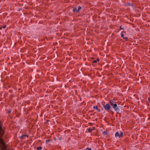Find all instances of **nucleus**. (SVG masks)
I'll use <instances>...</instances> for the list:
<instances>
[{
    "label": "nucleus",
    "mask_w": 150,
    "mask_h": 150,
    "mask_svg": "<svg viewBox=\"0 0 150 150\" xmlns=\"http://www.w3.org/2000/svg\"><path fill=\"white\" fill-rule=\"evenodd\" d=\"M120 28L121 29H122V30H124V28H122L121 26L120 27Z\"/></svg>",
    "instance_id": "4468645a"
},
{
    "label": "nucleus",
    "mask_w": 150,
    "mask_h": 150,
    "mask_svg": "<svg viewBox=\"0 0 150 150\" xmlns=\"http://www.w3.org/2000/svg\"><path fill=\"white\" fill-rule=\"evenodd\" d=\"M86 150H91V149L90 148H87L86 149Z\"/></svg>",
    "instance_id": "f8f14e48"
},
{
    "label": "nucleus",
    "mask_w": 150,
    "mask_h": 150,
    "mask_svg": "<svg viewBox=\"0 0 150 150\" xmlns=\"http://www.w3.org/2000/svg\"><path fill=\"white\" fill-rule=\"evenodd\" d=\"M24 136H26V137H28L27 135H24Z\"/></svg>",
    "instance_id": "f3484780"
},
{
    "label": "nucleus",
    "mask_w": 150,
    "mask_h": 150,
    "mask_svg": "<svg viewBox=\"0 0 150 150\" xmlns=\"http://www.w3.org/2000/svg\"><path fill=\"white\" fill-rule=\"evenodd\" d=\"M11 112V111H9V113H10Z\"/></svg>",
    "instance_id": "a211bd4d"
},
{
    "label": "nucleus",
    "mask_w": 150,
    "mask_h": 150,
    "mask_svg": "<svg viewBox=\"0 0 150 150\" xmlns=\"http://www.w3.org/2000/svg\"><path fill=\"white\" fill-rule=\"evenodd\" d=\"M50 140H46V143L47 144L48 143V142H50Z\"/></svg>",
    "instance_id": "9d476101"
},
{
    "label": "nucleus",
    "mask_w": 150,
    "mask_h": 150,
    "mask_svg": "<svg viewBox=\"0 0 150 150\" xmlns=\"http://www.w3.org/2000/svg\"><path fill=\"white\" fill-rule=\"evenodd\" d=\"M123 133L122 132H120V134L119 132H117L115 134V136L116 137H121L123 136Z\"/></svg>",
    "instance_id": "7ed1b4c3"
},
{
    "label": "nucleus",
    "mask_w": 150,
    "mask_h": 150,
    "mask_svg": "<svg viewBox=\"0 0 150 150\" xmlns=\"http://www.w3.org/2000/svg\"><path fill=\"white\" fill-rule=\"evenodd\" d=\"M94 129H95V128L94 127H93L92 128H89L88 129V131L89 132H91L93 130H94Z\"/></svg>",
    "instance_id": "39448f33"
},
{
    "label": "nucleus",
    "mask_w": 150,
    "mask_h": 150,
    "mask_svg": "<svg viewBox=\"0 0 150 150\" xmlns=\"http://www.w3.org/2000/svg\"><path fill=\"white\" fill-rule=\"evenodd\" d=\"M42 146H40V147H38L37 149L38 150H40L42 149Z\"/></svg>",
    "instance_id": "1a4fd4ad"
},
{
    "label": "nucleus",
    "mask_w": 150,
    "mask_h": 150,
    "mask_svg": "<svg viewBox=\"0 0 150 150\" xmlns=\"http://www.w3.org/2000/svg\"><path fill=\"white\" fill-rule=\"evenodd\" d=\"M148 100L149 102L150 103V98H148Z\"/></svg>",
    "instance_id": "2eb2a0df"
},
{
    "label": "nucleus",
    "mask_w": 150,
    "mask_h": 150,
    "mask_svg": "<svg viewBox=\"0 0 150 150\" xmlns=\"http://www.w3.org/2000/svg\"><path fill=\"white\" fill-rule=\"evenodd\" d=\"M6 27V25H4V26L3 27V28L4 29Z\"/></svg>",
    "instance_id": "ddd939ff"
},
{
    "label": "nucleus",
    "mask_w": 150,
    "mask_h": 150,
    "mask_svg": "<svg viewBox=\"0 0 150 150\" xmlns=\"http://www.w3.org/2000/svg\"><path fill=\"white\" fill-rule=\"evenodd\" d=\"M110 103L115 111L118 112L119 111V109L117 106L115 102L112 100H111L110 101Z\"/></svg>",
    "instance_id": "f257e3e1"
},
{
    "label": "nucleus",
    "mask_w": 150,
    "mask_h": 150,
    "mask_svg": "<svg viewBox=\"0 0 150 150\" xmlns=\"http://www.w3.org/2000/svg\"><path fill=\"white\" fill-rule=\"evenodd\" d=\"M97 61L96 60H94L93 61V62L94 63H97Z\"/></svg>",
    "instance_id": "9b49d317"
},
{
    "label": "nucleus",
    "mask_w": 150,
    "mask_h": 150,
    "mask_svg": "<svg viewBox=\"0 0 150 150\" xmlns=\"http://www.w3.org/2000/svg\"><path fill=\"white\" fill-rule=\"evenodd\" d=\"M99 59L98 58V59H97V60H96V61H97V62H98V61H99Z\"/></svg>",
    "instance_id": "dca6fc26"
},
{
    "label": "nucleus",
    "mask_w": 150,
    "mask_h": 150,
    "mask_svg": "<svg viewBox=\"0 0 150 150\" xmlns=\"http://www.w3.org/2000/svg\"><path fill=\"white\" fill-rule=\"evenodd\" d=\"M121 37H122L126 41H127L128 40L127 38L126 37H124V35L122 32L121 33Z\"/></svg>",
    "instance_id": "20e7f679"
},
{
    "label": "nucleus",
    "mask_w": 150,
    "mask_h": 150,
    "mask_svg": "<svg viewBox=\"0 0 150 150\" xmlns=\"http://www.w3.org/2000/svg\"><path fill=\"white\" fill-rule=\"evenodd\" d=\"M81 7L80 6L78 7V8H77V12H79L80 11V10H81Z\"/></svg>",
    "instance_id": "0eeeda50"
},
{
    "label": "nucleus",
    "mask_w": 150,
    "mask_h": 150,
    "mask_svg": "<svg viewBox=\"0 0 150 150\" xmlns=\"http://www.w3.org/2000/svg\"><path fill=\"white\" fill-rule=\"evenodd\" d=\"M77 8H74L73 10V12H77Z\"/></svg>",
    "instance_id": "6e6552de"
},
{
    "label": "nucleus",
    "mask_w": 150,
    "mask_h": 150,
    "mask_svg": "<svg viewBox=\"0 0 150 150\" xmlns=\"http://www.w3.org/2000/svg\"><path fill=\"white\" fill-rule=\"evenodd\" d=\"M93 108L94 109H96L97 111H98V112L100 111V110L98 109V106L97 105L94 106L93 107Z\"/></svg>",
    "instance_id": "423d86ee"
},
{
    "label": "nucleus",
    "mask_w": 150,
    "mask_h": 150,
    "mask_svg": "<svg viewBox=\"0 0 150 150\" xmlns=\"http://www.w3.org/2000/svg\"><path fill=\"white\" fill-rule=\"evenodd\" d=\"M103 108H104L105 110L107 111H109L110 109V105L107 103L106 105H103Z\"/></svg>",
    "instance_id": "f03ea898"
}]
</instances>
